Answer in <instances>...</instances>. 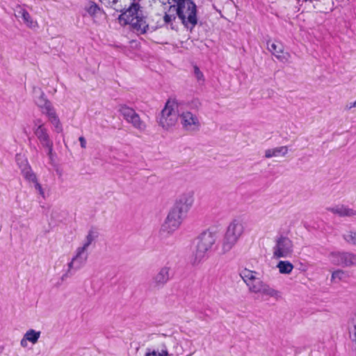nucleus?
I'll list each match as a JSON object with an SVG mask.
<instances>
[{"instance_id":"11","label":"nucleus","mask_w":356,"mask_h":356,"mask_svg":"<svg viewBox=\"0 0 356 356\" xmlns=\"http://www.w3.org/2000/svg\"><path fill=\"white\" fill-rule=\"evenodd\" d=\"M179 117L184 130L194 132L200 129L201 123L199 117L195 113L191 111H184L179 114Z\"/></svg>"},{"instance_id":"33","label":"nucleus","mask_w":356,"mask_h":356,"mask_svg":"<svg viewBox=\"0 0 356 356\" xmlns=\"http://www.w3.org/2000/svg\"><path fill=\"white\" fill-rule=\"evenodd\" d=\"M79 140L80 142V145L82 148L86 147V140L83 136H80L79 138Z\"/></svg>"},{"instance_id":"18","label":"nucleus","mask_w":356,"mask_h":356,"mask_svg":"<svg viewBox=\"0 0 356 356\" xmlns=\"http://www.w3.org/2000/svg\"><path fill=\"white\" fill-rule=\"evenodd\" d=\"M170 268L162 267L159 272L153 277L152 284L154 288H162L170 280Z\"/></svg>"},{"instance_id":"2","label":"nucleus","mask_w":356,"mask_h":356,"mask_svg":"<svg viewBox=\"0 0 356 356\" xmlns=\"http://www.w3.org/2000/svg\"><path fill=\"white\" fill-rule=\"evenodd\" d=\"M106 6L113 8L118 12L122 13L118 17L120 23L124 24H130L133 29L140 34L145 33L148 29L149 24L146 21V18L143 14L141 8L138 3L133 2L128 8H123L122 6H118L117 3L119 0H99Z\"/></svg>"},{"instance_id":"17","label":"nucleus","mask_w":356,"mask_h":356,"mask_svg":"<svg viewBox=\"0 0 356 356\" xmlns=\"http://www.w3.org/2000/svg\"><path fill=\"white\" fill-rule=\"evenodd\" d=\"M333 262L345 266L356 265V254L350 252H337L332 254Z\"/></svg>"},{"instance_id":"4","label":"nucleus","mask_w":356,"mask_h":356,"mask_svg":"<svg viewBox=\"0 0 356 356\" xmlns=\"http://www.w3.org/2000/svg\"><path fill=\"white\" fill-rule=\"evenodd\" d=\"M217 238L218 233L210 229L206 230L200 234L191 259L193 265L200 264L207 257V252L211 250Z\"/></svg>"},{"instance_id":"31","label":"nucleus","mask_w":356,"mask_h":356,"mask_svg":"<svg viewBox=\"0 0 356 356\" xmlns=\"http://www.w3.org/2000/svg\"><path fill=\"white\" fill-rule=\"evenodd\" d=\"M33 184H34V187H35V190L38 191V193H40V195L44 197V192L42 189V186L38 182V180H36L35 182H33Z\"/></svg>"},{"instance_id":"30","label":"nucleus","mask_w":356,"mask_h":356,"mask_svg":"<svg viewBox=\"0 0 356 356\" xmlns=\"http://www.w3.org/2000/svg\"><path fill=\"white\" fill-rule=\"evenodd\" d=\"M193 68H194V74H195L196 79L198 81L202 80L204 76H203L202 72L200 71V68L196 65H195Z\"/></svg>"},{"instance_id":"20","label":"nucleus","mask_w":356,"mask_h":356,"mask_svg":"<svg viewBox=\"0 0 356 356\" xmlns=\"http://www.w3.org/2000/svg\"><path fill=\"white\" fill-rule=\"evenodd\" d=\"M288 153L287 146H281L273 149H268L265 151V157L270 159L279 156H285Z\"/></svg>"},{"instance_id":"9","label":"nucleus","mask_w":356,"mask_h":356,"mask_svg":"<svg viewBox=\"0 0 356 356\" xmlns=\"http://www.w3.org/2000/svg\"><path fill=\"white\" fill-rule=\"evenodd\" d=\"M185 217V215L172 207L162 225L161 231L168 234L172 233L179 228Z\"/></svg>"},{"instance_id":"35","label":"nucleus","mask_w":356,"mask_h":356,"mask_svg":"<svg viewBox=\"0 0 356 356\" xmlns=\"http://www.w3.org/2000/svg\"><path fill=\"white\" fill-rule=\"evenodd\" d=\"M353 107H356V100L353 103H350L349 104H348L346 106V108L348 110H350V109H351Z\"/></svg>"},{"instance_id":"38","label":"nucleus","mask_w":356,"mask_h":356,"mask_svg":"<svg viewBox=\"0 0 356 356\" xmlns=\"http://www.w3.org/2000/svg\"><path fill=\"white\" fill-rule=\"evenodd\" d=\"M193 353H194V352H193V353H190V354H189L188 355H187V356H191V355H192Z\"/></svg>"},{"instance_id":"37","label":"nucleus","mask_w":356,"mask_h":356,"mask_svg":"<svg viewBox=\"0 0 356 356\" xmlns=\"http://www.w3.org/2000/svg\"><path fill=\"white\" fill-rule=\"evenodd\" d=\"M350 338L353 341H356V332L354 333L353 336L350 334Z\"/></svg>"},{"instance_id":"22","label":"nucleus","mask_w":356,"mask_h":356,"mask_svg":"<svg viewBox=\"0 0 356 356\" xmlns=\"http://www.w3.org/2000/svg\"><path fill=\"white\" fill-rule=\"evenodd\" d=\"M176 343V339L173 337H168L165 339V343L164 344V349H161V353L153 351L152 353L146 354L145 356H168V346L170 344Z\"/></svg>"},{"instance_id":"34","label":"nucleus","mask_w":356,"mask_h":356,"mask_svg":"<svg viewBox=\"0 0 356 356\" xmlns=\"http://www.w3.org/2000/svg\"><path fill=\"white\" fill-rule=\"evenodd\" d=\"M33 123H34V127H33V128H35V127H38L40 124H44L42 122V120H41L40 119H37V120H34Z\"/></svg>"},{"instance_id":"28","label":"nucleus","mask_w":356,"mask_h":356,"mask_svg":"<svg viewBox=\"0 0 356 356\" xmlns=\"http://www.w3.org/2000/svg\"><path fill=\"white\" fill-rule=\"evenodd\" d=\"M344 240L352 245H356V232H348L343 234Z\"/></svg>"},{"instance_id":"15","label":"nucleus","mask_w":356,"mask_h":356,"mask_svg":"<svg viewBox=\"0 0 356 356\" xmlns=\"http://www.w3.org/2000/svg\"><path fill=\"white\" fill-rule=\"evenodd\" d=\"M16 162L21 169L24 177L29 181L35 182L37 180L36 175L32 171L27 160L22 154H17L15 156Z\"/></svg>"},{"instance_id":"8","label":"nucleus","mask_w":356,"mask_h":356,"mask_svg":"<svg viewBox=\"0 0 356 356\" xmlns=\"http://www.w3.org/2000/svg\"><path fill=\"white\" fill-rule=\"evenodd\" d=\"M293 252V244L289 237L280 235L276 238L275 245L273 248V258H287L291 257Z\"/></svg>"},{"instance_id":"6","label":"nucleus","mask_w":356,"mask_h":356,"mask_svg":"<svg viewBox=\"0 0 356 356\" xmlns=\"http://www.w3.org/2000/svg\"><path fill=\"white\" fill-rule=\"evenodd\" d=\"M178 104L175 100H168L158 117V123L164 129L174 127L178 120Z\"/></svg>"},{"instance_id":"32","label":"nucleus","mask_w":356,"mask_h":356,"mask_svg":"<svg viewBox=\"0 0 356 356\" xmlns=\"http://www.w3.org/2000/svg\"><path fill=\"white\" fill-rule=\"evenodd\" d=\"M28 339H26V336L24 335L23 338L20 341V345L23 348H26L28 346Z\"/></svg>"},{"instance_id":"5","label":"nucleus","mask_w":356,"mask_h":356,"mask_svg":"<svg viewBox=\"0 0 356 356\" xmlns=\"http://www.w3.org/2000/svg\"><path fill=\"white\" fill-rule=\"evenodd\" d=\"M244 232L243 223L239 220H234L228 225L222 240V253L229 252L236 244Z\"/></svg>"},{"instance_id":"29","label":"nucleus","mask_w":356,"mask_h":356,"mask_svg":"<svg viewBox=\"0 0 356 356\" xmlns=\"http://www.w3.org/2000/svg\"><path fill=\"white\" fill-rule=\"evenodd\" d=\"M344 276V272L343 270H336L332 275V280H341L343 279Z\"/></svg>"},{"instance_id":"21","label":"nucleus","mask_w":356,"mask_h":356,"mask_svg":"<svg viewBox=\"0 0 356 356\" xmlns=\"http://www.w3.org/2000/svg\"><path fill=\"white\" fill-rule=\"evenodd\" d=\"M15 17L22 19L23 22L29 26H34V22L32 20L31 15L25 9L19 8L15 11Z\"/></svg>"},{"instance_id":"27","label":"nucleus","mask_w":356,"mask_h":356,"mask_svg":"<svg viewBox=\"0 0 356 356\" xmlns=\"http://www.w3.org/2000/svg\"><path fill=\"white\" fill-rule=\"evenodd\" d=\"M85 9L91 17H95L99 13H101L100 8L94 2H90Z\"/></svg>"},{"instance_id":"16","label":"nucleus","mask_w":356,"mask_h":356,"mask_svg":"<svg viewBox=\"0 0 356 356\" xmlns=\"http://www.w3.org/2000/svg\"><path fill=\"white\" fill-rule=\"evenodd\" d=\"M33 92L38 94L39 97H35V102L40 108L42 113L46 115L54 110L51 103L45 98L44 92L39 88L34 87Z\"/></svg>"},{"instance_id":"12","label":"nucleus","mask_w":356,"mask_h":356,"mask_svg":"<svg viewBox=\"0 0 356 356\" xmlns=\"http://www.w3.org/2000/svg\"><path fill=\"white\" fill-rule=\"evenodd\" d=\"M88 254L87 250L84 248L79 247L76 250V254L68 264L67 272L62 276V280L67 277L68 273L72 269L77 270L82 268L87 261Z\"/></svg>"},{"instance_id":"36","label":"nucleus","mask_w":356,"mask_h":356,"mask_svg":"<svg viewBox=\"0 0 356 356\" xmlns=\"http://www.w3.org/2000/svg\"><path fill=\"white\" fill-rule=\"evenodd\" d=\"M169 337V336H165V335H164V334H163V335L161 336V337H163V338H164V339H165L164 341H163V342H162V343H161V349H164V344H165V339H166V337Z\"/></svg>"},{"instance_id":"7","label":"nucleus","mask_w":356,"mask_h":356,"mask_svg":"<svg viewBox=\"0 0 356 356\" xmlns=\"http://www.w3.org/2000/svg\"><path fill=\"white\" fill-rule=\"evenodd\" d=\"M118 112L123 117L124 120L127 123L131 124L134 129L141 132L145 131L147 127L145 122L134 108L125 104H120L118 107Z\"/></svg>"},{"instance_id":"14","label":"nucleus","mask_w":356,"mask_h":356,"mask_svg":"<svg viewBox=\"0 0 356 356\" xmlns=\"http://www.w3.org/2000/svg\"><path fill=\"white\" fill-rule=\"evenodd\" d=\"M268 50L274 55L280 62L288 63L291 58V55L289 52L284 51L283 44L278 42H267Z\"/></svg>"},{"instance_id":"13","label":"nucleus","mask_w":356,"mask_h":356,"mask_svg":"<svg viewBox=\"0 0 356 356\" xmlns=\"http://www.w3.org/2000/svg\"><path fill=\"white\" fill-rule=\"evenodd\" d=\"M194 202L193 192L184 193L177 200L173 208L186 216Z\"/></svg>"},{"instance_id":"1","label":"nucleus","mask_w":356,"mask_h":356,"mask_svg":"<svg viewBox=\"0 0 356 356\" xmlns=\"http://www.w3.org/2000/svg\"><path fill=\"white\" fill-rule=\"evenodd\" d=\"M173 2L175 4L169 7L163 16L165 24H172L177 17L184 26L191 31L198 22L196 4L192 0H175Z\"/></svg>"},{"instance_id":"3","label":"nucleus","mask_w":356,"mask_h":356,"mask_svg":"<svg viewBox=\"0 0 356 356\" xmlns=\"http://www.w3.org/2000/svg\"><path fill=\"white\" fill-rule=\"evenodd\" d=\"M257 272L243 269L240 273V276L248 287L250 293H261L273 298L275 300L282 298V293L264 282L256 277Z\"/></svg>"},{"instance_id":"23","label":"nucleus","mask_w":356,"mask_h":356,"mask_svg":"<svg viewBox=\"0 0 356 356\" xmlns=\"http://www.w3.org/2000/svg\"><path fill=\"white\" fill-rule=\"evenodd\" d=\"M277 268L281 274H290L293 269V265L289 261H280L277 264Z\"/></svg>"},{"instance_id":"26","label":"nucleus","mask_w":356,"mask_h":356,"mask_svg":"<svg viewBox=\"0 0 356 356\" xmlns=\"http://www.w3.org/2000/svg\"><path fill=\"white\" fill-rule=\"evenodd\" d=\"M98 236V234L96 232L92 229L89 230L86 237V241L83 245L81 248H84V249L87 250L92 242Z\"/></svg>"},{"instance_id":"25","label":"nucleus","mask_w":356,"mask_h":356,"mask_svg":"<svg viewBox=\"0 0 356 356\" xmlns=\"http://www.w3.org/2000/svg\"><path fill=\"white\" fill-rule=\"evenodd\" d=\"M40 334L41 332L40 331H35V330L30 329L24 334V335L26 336V339H28L29 341L33 344H35L40 337Z\"/></svg>"},{"instance_id":"19","label":"nucleus","mask_w":356,"mask_h":356,"mask_svg":"<svg viewBox=\"0 0 356 356\" xmlns=\"http://www.w3.org/2000/svg\"><path fill=\"white\" fill-rule=\"evenodd\" d=\"M330 210L333 213L337 214L341 217H352L356 216V211L343 205L337 206L335 207L330 209Z\"/></svg>"},{"instance_id":"10","label":"nucleus","mask_w":356,"mask_h":356,"mask_svg":"<svg viewBox=\"0 0 356 356\" xmlns=\"http://www.w3.org/2000/svg\"><path fill=\"white\" fill-rule=\"evenodd\" d=\"M33 133L42 147L47 149L49 160L52 162L54 143L50 138L47 129L44 124H40L38 127L33 128Z\"/></svg>"},{"instance_id":"24","label":"nucleus","mask_w":356,"mask_h":356,"mask_svg":"<svg viewBox=\"0 0 356 356\" xmlns=\"http://www.w3.org/2000/svg\"><path fill=\"white\" fill-rule=\"evenodd\" d=\"M47 116L48 117L49 120L51 122V123L55 127L56 131L58 133L61 132L63 130L62 126L56 113L55 110L50 112L49 114L47 115Z\"/></svg>"}]
</instances>
